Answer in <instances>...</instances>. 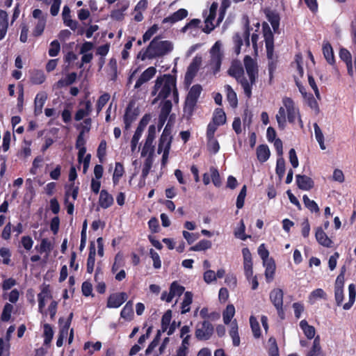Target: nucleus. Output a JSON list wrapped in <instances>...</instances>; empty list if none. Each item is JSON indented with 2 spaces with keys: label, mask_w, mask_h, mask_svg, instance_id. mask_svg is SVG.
I'll return each instance as SVG.
<instances>
[{
  "label": "nucleus",
  "mask_w": 356,
  "mask_h": 356,
  "mask_svg": "<svg viewBox=\"0 0 356 356\" xmlns=\"http://www.w3.org/2000/svg\"><path fill=\"white\" fill-rule=\"evenodd\" d=\"M283 106L278 108V113L276 115L277 123H278V129L284 130L286 126V121L289 123L294 124L296 118L298 117V122L301 127H303V122L301 119L299 108L296 106V103L291 97H283L282 100Z\"/></svg>",
  "instance_id": "f257e3e1"
},
{
  "label": "nucleus",
  "mask_w": 356,
  "mask_h": 356,
  "mask_svg": "<svg viewBox=\"0 0 356 356\" xmlns=\"http://www.w3.org/2000/svg\"><path fill=\"white\" fill-rule=\"evenodd\" d=\"M202 88L199 84L193 85L189 90L183 106V112L187 120L192 118L198 102Z\"/></svg>",
  "instance_id": "f03ea898"
},
{
  "label": "nucleus",
  "mask_w": 356,
  "mask_h": 356,
  "mask_svg": "<svg viewBox=\"0 0 356 356\" xmlns=\"http://www.w3.org/2000/svg\"><path fill=\"white\" fill-rule=\"evenodd\" d=\"M172 49L173 47L170 41L161 40L159 36L154 38L149 43V50L153 58L163 56Z\"/></svg>",
  "instance_id": "7ed1b4c3"
},
{
  "label": "nucleus",
  "mask_w": 356,
  "mask_h": 356,
  "mask_svg": "<svg viewBox=\"0 0 356 356\" xmlns=\"http://www.w3.org/2000/svg\"><path fill=\"white\" fill-rule=\"evenodd\" d=\"M161 78L163 79V84L160 88L157 97L154 99L153 104L160 99H166L177 86V78L175 75L165 74L163 76H161Z\"/></svg>",
  "instance_id": "20e7f679"
},
{
  "label": "nucleus",
  "mask_w": 356,
  "mask_h": 356,
  "mask_svg": "<svg viewBox=\"0 0 356 356\" xmlns=\"http://www.w3.org/2000/svg\"><path fill=\"white\" fill-rule=\"evenodd\" d=\"M195 337L199 341L209 339L213 334V324L209 321H204L197 323Z\"/></svg>",
  "instance_id": "39448f33"
},
{
  "label": "nucleus",
  "mask_w": 356,
  "mask_h": 356,
  "mask_svg": "<svg viewBox=\"0 0 356 356\" xmlns=\"http://www.w3.org/2000/svg\"><path fill=\"white\" fill-rule=\"evenodd\" d=\"M222 43L220 40H217L213 44L210 50L211 54V65L214 70V73L218 72L220 69L223 53L221 51Z\"/></svg>",
  "instance_id": "423d86ee"
},
{
  "label": "nucleus",
  "mask_w": 356,
  "mask_h": 356,
  "mask_svg": "<svg viewBox=\"0 0 356 356\" xmlns=\"http://www.w3.org/2000/svg\"><path fill=\"white\" fill-rule=\"evenodd\" d=\"M150 120V114H145L140 120L137 129H136L134 134V136L131 141V147L132 152H134L136 150V147L138 145V143L143 134V132L144 131L146 126L148 124Z\"/></svg>",
  "instance_id": "0eeeda50"
},
{
  "label": "nucleus",
  "mask_w": 356,
  "mask_h": 356,
  "mask_svg": "<svg viewBox=\"0 0 356 356\" xmlns=\"http://www.w3.org/2000/svg\"><path fill=\"white\" fill-rule=\"evenodd\" d=\"M139 115V109L138 107L134 108V103L130 102L125 108L123 115V122L124 123V130L128 131L134 121Z\"/></svg>",
  "instance_id": "6e6552de"
},
{
  "label": "nucleus",
  "mask_w": 356,
  "mask_h": 356,
  "mask_svg": "<svg viewBox=\"0 0 356 356\" xmlns=\"http://www.w3.org/2000/svg\"><path fill=\"white\" fill-rule=\"evenodd\" d=\"M261 27L263 28V37L264 38L266 53L270 57L274 50V35L267 22H264Z\"/></svg>",
  "instance_id": "1a4fd4ad"
},
{
  "label": "nucleus",
  "mask_w": 356,
  "mask_h": 356,
  "mask_svg": "<svg viewBox=\"0 0 356 356\" xmlns=\"http://www.w3.org/2000/svg\"><path fill=\"white\" fill-rule=\"evenodd\" d=\"M245 69L248 76L251 84L256 83L257 75L258 74V66L254 59L250 56H245L244 58Z\"/></svg>",
  "instance_id": "9d476101"
},
{
  "label": "nucleus",
  "mask_w": 356,
  "mask_h": 356,
  "mask_svg": "<svg viewBox=\"0 0 356 356\" xmlns=\"http://www.w3.org/2000/svg\"><path fill=\"white\" fill-rule=\"evenodd\" d=\"M202 63V58L196 56L189 65L185 74V82L191 84L198 72V69Z\"/></svg>",
  "instance_id": "9b49d317"
},
{
  "label": "nucleus",
  "mask_w": 356,
  "mask_h": 356,
  "mask_svg": "<svg viewBox=\"0 0 356 356\" xmlns=\"http://www.w3.org/2000/svg\"><path fill=\"white\" fill-rule=\"evenodd\" d=\"M128 298L126 292L111 293L107 300L106 306L109 308H118L122 305Z\"/></svg>",
  "instance_id": "f8f14e48"
},
{
  "label": "nucleus",
  "mask_w": 356,
  "mask_h": 356,
  "mask_svg": "<svg viewBox=\"0 0 356 356\" xmlns=\"http://www.w3.org/2000/svg\"><path fill=\"white\" fill-rule=\"evenodd\" d=\"M242 253L244 259L245 276L248 280H250L253 275L252 254L248 248H243Z\"/></svg>",
  "instance_id": "ddd939ff"
},
{
  "label": "nucleus",
  "mask_w": 356,
  "mask_h": 356,
  "mask_svg": "<svg viewBox=\"0 0 356 356\" xmlns=\"http://www.w3.org/2000/svg\"><path fill=\"white\" fill-rule=\"evenodd\" d=\"M264 13L268 21L272 25V28L275 33H279V25L280 17L279 14L275 10H270L269 8H266Z\"/></svg>",
  "instance_id": "4468645a"
},
{
  "label": "nucleus",
  "mask_w": 356,
  "mask_h": 356,
  "mask_svg": "<svg viewBox=\"0 0 356 356\" xmlns=\"http://www.w3.org/2000/svg\"><path fill=\"white\" fill-rule=\"evenodd\" d=\"M156 72V70L154 67H149L146 69L138 77L134 88V89H138L142 85L150 81L154 77Z\"/></svg>",
  "instance_id": "2eb2a0df"
},
{
  "label": "nucleus",
  "mask_w": 356,
  "mask_h": 356,
  "mask_svg": "<svg viewBox=\"0 0 356 356\" xmlns=\"http://www.w3.org/2000/svg\"><path fill=\"white\" fill-rule=\"evenodd\" d=\"M296 182L297 186L304 191H309L314 186L313 180L310 177L306 175L298 174L296 175Z\"/></svg>",
  "instance_id": "dca6fc26"
},
{
  "label": "nucleus",
  "mask_w": 356,
  "mask_h": 356,
  "mask_svg": "<svg viewBox=\"0 0 356 356\" xmlns=\"http://www.w3.org/2000/svg\"><path fill=\"white\" fill-rule=\"evenodd\" d=\"M76 149H79L78 152V162L82 163V160L85 156L87 149L86 148V139L84 138V131H80L79 134L75 143Z\"/></svg>",
  "instance_id": "f3484780"
},
{
  "label": "nucleus",
  "mask_w": 356,
  "mask_h": 356,
  "mask_svg": "<svg viewBox=\"0 0 356 356\" xmlns=\"http://www.w3.org/2000/svg\"><path fill=\"white\" fill-rule=\"evenodd\" d=\"M188 16V11L185 8H181L171 15L164 18L162 21L163 24L170 23L174 24L182 20Z\"/></svg>",
  "instance_id": "a211bd4d"
},
{
  "label": "nucleus",
  "mask_w": 356,
  "mask_h": 356,
  "mask_svg": "<svg viewBox=\"0 0 356 356\" xmlns=\"http://www.w3.org/2000/svg\"><path fill=\"white\" fill-rule=\"evenodd\" d=\"M83 104H84L85 108H79L74 115V120L76 121H80L84 119V118L88 116L92 112V102L90 99L80 103L81 105Z\"/></svg>",
  "instance_id": "6ab92c4d"
},
{
  "label": "nucleus",
  "mask_w": 356,
  "mask_h": 356,
  "mask_svg": "<svg viewBox=\"0 0 356 356\" xmlns=\"http://www.w3.org/2000/svg\"><path fill=\"white\" fill-rule=\"evenodd\" d=\"M96 249L95 245L93 241H91L89 247V252L86 261V271L88 273H92L94 270L95 264Z\"/></svg>",
  "instance_id": "aec40b11"
},
{
  "label": "nucleus",
  "mask_w": 356,
  "mask_h": 356,
  "mask_svg": "<svg viewBox=\"0 0 356 356\" xmlns=\"http://www.w3.org/2000/svg\"><path fill=\"white\" fill-rule=\"evenodd\" d=\"M184 287L177 282H173L170 286L168 298H166L165 302H170L175 296L180 297L184 293Z\"/></svg>",
  "instance_id": "412c9836"
},
{
  "label": "nucleus",
  "mask_w": 356,
  "mask_h": 356,
  "mask_svg": "<svg viewBox=\"0 0 356 356\" xmlns=\"http://www.w3.org/2000/svg\"><path fill=\"white\" fill-rule=\"evenodd\" d=\"M263 264L265 267L264 275L266 281L267 283H270L273 281L275 277L276 270L275 263L273 259H270Z\"/></svg>",
  "instance_id": "4be33fe9"
},
{
  "label": "nucleus",
  "mask_w": 356,
  "mask_h": 356,
  "mask_svg": "<svg viewBox=\"0 0 356 356\" xmlns=\"http://www.w3.org/2000/svg\"><path fill=\"white\" fill-rule=\"evenodd\" d=\"M284 292L280 288L272 289L269 294V299L275 307L283 305Z\"/></svg>",
  "instance_id": "5701e85b"
},
{
  "label": "nucleus",
  "mask_w": 356,
  "mask_h": 356,
  "mask_svg": "<svg viewBox=\"0 0 356 356\" xmlns=\"http://www.w3.org/2000/svg\"><path fill=\"white\" fill-rule=\"evenodd\" d=\"M315 237L316 241L325 248H330L332 243V241L327 237L326 233L323 230L321 227H318L316 229L315 233Z\"/></svg>",
  "instance_id": "b1692460"
},
{
  "label": "nucleus",
  "mask_w": 356,
  "mask_h": 356,
  "mask_svg": "<svg viewBox=\"0 0 356 356\" xmlns=\"http://www.w3.org/2000/svg\"><path fill=\"white\" fill-rule=\"evenodd\" d=\"M113 202L114 199L113 196L110 195L106 190L102 189L100 191L99 200V204L100 207L103 209H106L112 206L113 204Z\"/></svg>",
  "instance_id": "393cba45"
},
{
  "label": "nucleus",
  "mask_w": 356,
  "mask_h": 356,
  "mask_svg": "<svg viewBox=\"0 0 356 356\" xmlns=\"http://www.w3.org/2000/svg\"><path fill=\"white\" fill-rule=\"evenodd\" d=\"M228 73L234 77L237 82L244 78V69L240 63H232Z\"/></svg>",
  "instance_id": "a878e982"
},
{
  "label": "nucleus",
  "mask_w": 356,
  "mask_h": 356,
  "mask_svg": "<svg viewBox=\"0 0 356 356\" xmlns=\"http://www.w3.org/2000/svg\"><path fill=\"white\" fill-rule=\"evenodd\" d=\"M129 7V3L122 2L117 4V8L113 10L111 13V17L117 21H120L124 18V13Z\"/></svg>",
  "instance_id": "bb28decb"
},
{
  "label": "nucleus",
  "mask_w": 356,
  "mask_h": 356,
  "mask_svg": "<svg viewBox=\"0 0 356 356\" xmlns=\"http://www.w3.org/2000/svg\"><path fill=\"white\" fill-rule=\"evenodd\" d=\"M47 99V93L44 92H38L35 99V109L34 113L35 115H38L42 113V107Z\"/></svg>",
  "instance_id": "cd10ccee"
},
{
  "label": "nucleus",
  "mask_w": 356,
  "mask_h": 356,
  "mask_svg": "<svg viewBox=\"0 0 356 356\" xmlns=\"http://www.w3.org/2000/svg\"><path fill=\"white\" fill-rule=\"evenodd\" d=\"M77 74L76 72H72L68 74L65 79H60L55 83L56 88H61L65 86H70L76 81Z\"/></svg>",
  "instance_id": "c85d7f7f"
},
{
  "label": "nucleus",
  "mask_w": 356,
  "mask_h": 356,
  "mask_svg": "<svg viewBox=\"0 0 356 356\" xmlns=\"http://www.w3.org/2000/svg\"><path fill=\"white\" fill-rule=\"evenodd\" d=\"M323 53L328 64L334 65L335 63L333 49L329 42L323 43Z\"/></svg>",
  "instance_id": "c756f323"
},
{
  "label": "nucleus",
  "mask_w": 356,
  "mask_h": 356,
  "mask_svg": "<svg viewBox=\"0 0 356 356\" xmlns=\"http://www.w3.org/2000/svg\"><path fill=\"white\" fill-rule=\"evenodd\" d=\"M121 318L126 321H131L134 316V312L133 308V302L129 301L126 303L120 312Z\"/></svg>",
  "instance_id": "7c9ffc66"
},
{
  "label": "nucleus",
  "mask_w": 356,
  "mask_h": 356,
  "mask_svg": "<svg viewBox=\"0 0 356 356\" xmlns=\"http://www.w3.org/2000/svg\"><path fill=\"white\" fill-rule=\"evenodd\" d=\"M270 154L268 147L266 145H261L257 148V159L261 163H264L269 158Z\"/></svg>",
  "instance_id": "2f4dec72"
},
{
  "label": "nucleus",
  "mask_w": 356,
  "mask_h": 356,
  "mask_svg": "<svg viewBox=\"0 0 356 356\" xmlns=\"http://www.w3.org/2000/svg\"><path fill=\"white\" fill-rule=\"evenodd\" d=\"M172 140V136H168V135H166V134L162 133V134L159 138V145H158V153L161 154L163 152V150L164 149V148L168 147V149H170V146H171Z\"/></svg>",
  "instance_id": "473e14b6"
},
{
  "label": "nucleus",
  "mask_w": 356,
  "mask_h": 356,
  "mask_svg": "<svg viewBox=\"0 0 356 356\" xmlns=\"http://www.w3.org/2000/svg\"><path fill=\"white\" fill-rule=\"evenodd\" d=\"M8 29L7 14L4 10H0V40L6 35Z\"/></svg>",
  "instance_id": "72a5a7b5"
},
{
  "label": "nucleus",
  "mask_w": 356,
  "mask_h": 356,
  "mask_svg": "<svg viewBox=\"0 0 356 356\" xmlns=\"http://www.w3.org/2000/svg\"><path fill=\"white\" fill-rule=\"evenodd\" d=\"M229 336H231V338L232 339V344L234 347H238V346H240L241 340L238 332V325L236 320L232 321L231 323Z\"/></svg>",
  "instance_id": "f704fd0d"
},
{
  "label": "nucleus",
  "mask_w": 356,
  "mask_h": 356,
  "mask_svg": "<svg viewBox=\"0 0 356 356\" xmlns=\"http://www.w3.org/2000/svg\"><path fill=\"white\" fill-rule=\"evenodd\" d=\"M193 302V293L186 291L184 296L182 304H181V314H185L190 311V305Z\"/></svg>",
  "instance_id": "c9c22d12"
},
{
  "label": "nucleus",
  "mask_w": 356,
  "mask_h": 356,
  "mask_svg": "<svg viewBox=\"0 0 356 356\" xmlns=\"http://www.w3.org/2000/svg\"><path fill=\"white\" fill-rule=\"evenodd\" d=\"M300 327L308 339H311L314 337L315 328L313 325H309L307 321H306L305 319L302 320L300 322Z\"/></svg>",
  "instance_id": "e433bc0d"
},
{
  "label": "nucleus",
  "mask_w": 356,
  "mask_h": 356,
  "mask_svg": "<svg viewBox=\"0 0 356 356\" xmlns=\"http://www.w3.org/2000/svg\"><path fill=\"white\" fill-rule=\"evenodd\" d=\"M30 80L33 84L40 85L45 81L46 76L43 71L36 70L31 72Z\"/></svg>",
  "instance_id": "4c0bfd02"
},
{
  "label": "nucleus",
  "mask_w": 356,
  "mask_h": 356,
  "mask_svg": "<svg viewBox=\"0 0 356 356\" xmlns=\"http://www.w3.org/2000/svg\"><path fill=\"white\" fill-rule=\"evenodd\" d=\"M212 121L219 125H222L226 122L227 117L222 108H215L214 113H213Z\"/></svg>",
  "instance_id": "58836bf2"
},
{
  "label": "nucleus",
  "mask_w": 356,
  "mask_h": 356,
  "mask_svg": "<svg viewBox=\"0 0 356 356\" xmlns=\"http://www.w3.org/2000/svg\"><path fill=\"white\" fill-rule=\"evenodd\" d=\"M211 247L212 242L211 241L207 239H202L198 241L197 243L191 247L189 250L194 252L204 251L211 248Z\"/></svg>",
  "instance_id": "ea45409f"
},
{
  "label": "nucleus",
  "mask_w": 356,
  "mask_h": 356,
  "mask_svg": "<svg viewBox=\"0 0 356 356\" xmlns=\"http://www.w3.org/2000/svg\"><path fill=\"white\" fill-rule=\"evenodd\" d=\"M225 88L227 92V99L229 105L233 108L236 107L238 99L236 92L232 89L230 85H226Z\"/></svg>",
  "instance_id": "a19ab883"
},
{
  "label": "nucleus",
  "mask_w": 356,
  "mask_h": 356,
  "mask_svg": "<svg viewBox=\"0 0 356 356\" xmlns=\"http://www.w3.org/2000/svg\"><path fill=\"white\" fill-rule=\"evenodd\" d=\"M348 293H349V300L348 302L343 305V309H349L353 305L356 299V289L355 286L353 284H350L348 286Z\"/></svg>",
  "instance_id": "79ce46f5"
},
{
  "label": "nucleus",
  "mask_w": 356,
  "mask_h": 356,
  "mask_svg": "<svg viewBox=\"0 0 356 356\" xmlns=\"http://www.w3.org/2000/svg\"><path fill=\"white\" fill-rule=\"evenodd\" d=\"M321 355L320 337L317 336L314 338L312 348L307 353V356H320Z\"/></svg>",
  "instance_id": "37998d69"
},
{
  "label": "nucleus",
  "mask_w": 356,
  "mask_h": 356,
  "mask_svg": "<svg viewBox=\"0 0 356 356\" xmlns=\"http://www.w3.org/2000/svg\"><path fill=\"white\" fill-rule=\"evenodd\" d=\"M124 173V168L121 163L117 162L115 163V168L113 175V184L118 185L119 181Z\"/></svg>",
  "instance_id": "c03bdc74"
},
{
  "label": "nucleus",
  "mask_w": 356,
  "mask_h": 356,
  "mask_svg": "<svg viewBox=\"0 0 356 356\" xmlns=\"http://www.w3.org/2000/svg\"><path fill=\"white\" fill-rule=\"evenodd\" d=\"M266 56L268 59V70L269 74V79L270 81H271L273 79V74L277 70V60L274 59V50L273 51L272 56L270 57H269L267 54Z\"/></svg>",
  "instance_id": "a18cd8bd"
},
{
  "label": "nucleus",
  "mask_w": 356,
  "mask_h": 356,
  "mask_svg": "<svg viewBox=\"0 0 356 356\" xmlns=\"http://www.w3.org/2000/svg\"><path fill=\"white\" fill-rule=\"evenodd\" d=\"M235 314V307L232 304L227 306L225 311L222 312L223 321L225 324H229L232 321V318Z\"/></svg>",
  "instance_id": "49530a36"
},
{
  "label": "nucleus",
  "mask_w": 356,
  "mask_h": 356,
  "mask_svg": "<svg viewBox=\"0 0 356 356\" xmlns=\"http://www.w3.org/2000/svg\"><path fill=\"white\" fill-rule=\"evenodd\" d=\"M314 129L316 139L318 142L321 149L323 150L325 149L324 136L317 123L314 124Z\"/></svg>",
  "instance_id": "de8ad7c7"
},
{
  "label": "nucleus",
  "mask_w": 356,
  "mask_h": 356,
  "mask_svg": "<svg viewBox=\"0 0 356 356\" xmlns=\"http://www.w3.org/2000/svg\"><path fill=\"white\" fill-rule=\"evenodd\" d=\"M53 247L51 241L47 238H44L41 240L39 247L36 246L35 249L42 254L43 252L49 253Z\"/></svg>",
  "instance_id": "09e8293b"
},
{
  "label": "nucleus",
  "mask_w": 356,
  "mask_h": 356,
  "mask_svg": "<svg viewBox=\"0 0 356 356\" xmlns=\"http://www.w3.org/2000/svg\"><path fill=\"white\" fill-rule=\"evenodd\" d=\"M268 343L269 348L268 353L269 356H279V348L277 347V342L275 337H271L268 339Z\"/></svg>",
  "instance_id": "8fccbe9b"
},
{
  "label": "nucleus",
  "mask_w": 356,
  "mask_h": 356,
  "mask_svg": "<svg viewBox=\"0 0 356 356\" xmlns=\"http://www.w3.org/2000/svg\"><path fill=\"white\" fill-rule=\"evenodd\" d=\"M250 324L253 335L255 338H259L261 335V327L257 318L252 316L250 317Z\"/></svg>",
  "instance_id": "3c124183"
},
{
  "label": "nucleus",
  "mask_w": 356,
  "mask_h": 356,
  "mask_svg": "<svg viewBox=\"0 0 356 356\" xmlns=\"http://www.w3.org/2000/svg\"><path fill=\"white\" fill-rule=\"evenodd\" d=\"M44 343L45 346L50 343L54 337V330L51 325L49 323L44 325Z\"/></svg>",
  "instance_id": "603ef678"
},
{
  "label": "nucleus",
  "mask_w": 356,
  "mask_h": 356,
  "mask_svg": "<svg viewBox=\"0 0 356 356\" xmlns=\"http://www.w3.org/2000/svg\"><path fill=\"white\" fill-rule=\"evenodd\" d=\"M318 298L326 300V292L321 288L316 289L312 291L309 297V302L314 303Z\"/></svg>",
  "instance_id": "864d4df0"
},
{
  "label": "nucleus",
  "mask_w": 356,
  "mask_h": 356,
  "mask_svg": "<svg viewBox=\"0 0 356 356\" xmlns=\"http://www.w3.org/2000/svg\"><path fill=\"white\" fill-rule=\"evenodd\" d=\"M232 39L234 44V53L238 55L243 44V35H241L239 33H236Z\"/></svg>",
  "instance_id": "5fc2aeb1"
},
{
  "label": "nucleus",
  "mask_w": 356,
  "mask_h": 356,
  "mask_svg": "<svg viewBox=\"0 0 356 356\" xmlns=\"http://www.w3.org/2000/svg\"><path fill=\"white\" fill-rule=\"evenodd\" d=\"M276 173L278 175L279 179L282 180L285 173V160L282 156L277 159V165L275 169Z\"/></svg>",
  "instance_id": "6e6d98bb"
},
{
  "label": "nucleus",
  "mask_w": 356,
  "mask_h": 356,
  "mask_svg": "<svg viewBox=\"0 0 356 356\" xmlns=\"http://www.w3.org/2000/svg\"><path fill=\"white\" fill-rule=\"evenodd\" d=\"M172 318V312L170 309L165 311L161 319V332H165L170 323Z\"/></svg>",
  "instance_id": "4d7b16f0"
},
{
  "label": "nucleus",
  "mask_w": 356,
  "mask_h": 356,
  "mask_svg": "<svg viewBox=\"0 0 356 356\" xmlns=\"http://www.w3.org/2000/svg\"><path fill=\"white\" fill-rule=\"evenodd\" d=\"M207 148L209 152L212 154H216L220 149V145L218 141L215 137L207 138Z\"/></svg>",
  "instance_id": "13d9d810"
},
{
  "label": "nucleus",
  "mask_w": 356,
  "mask_h": 356,
  "mask_svg": "<svg viewBox=\"0 0 356 356\" xmlns=\"http://www.w3.org/2000/svg\"><path fill=\"white\" fill-rule=\"evenodd\" d=\"M45 26L46 19H40L39 20H38V22H36V25L32 33L34 37L40 36L44 32Z\"/></svg>",
  "instance_id": "bf43d9fd"
},
{
  "label": "nucleus",
  "mask_w": 356,
  "mask_h": 356,
  "mask_svg": "<svg viewBox=\"0 0 356 356\" xmlns=\"http://www.w3.org/2000/svg\"><path fill=\"white\" fill-rule=\"evenodd\" d=\"M152 143L153 140L146 138L144 146L141 151L142 156H145L149 154V156L152 157L154 151V147L153 146Z\"/></svg>",
  "instance_id": "052dcab7"
},
{
  "label": "nucleus",
  "mask_w": 356,
  "mask_h": 356,
  "mask_svg": "<svg viewBox=\"0 0 356 356\" xmlns=\"http://www.w3.org/2000/svg\"><path fill=\"white\" fill-rule=\"evenodd\" d=\"M111 96L108 92H104L103 95L100 96L96 104L97 114L99 113L102 108L107 104Z\"/></svg>",
  "instance_id": "680f3d73"
},
{
  "label": "nucleus",
  "mask_w": 356,
  "mask_h": 356,
  "mask_svg": "<svg viewBox=\"0 0 356 356\" xmlns=\"http://www.w3.org/2000/svg\"><path fill=\"white\" fill-rule=\"evenodd\" d=\"M302 200L305 206L312 212H319V207L318 204L314 200H311L307 195L303 196Z\"/></svg>",
  "instance_id": "e2e57ef3"
},
{
  "label": "nucleus",
  "mask_w": 356,
  "mask_h": 356,
  "mask_svg": "<svg viewBox=\"0 0 356 356\" xmlns=\"http://www.w3.org/2000/svg\"><path fill=\"white\" fill-rule=\"evenodd\" d=\"M152 157H151V156H148L145 160L143 168L142 169L141 177L143 179H145L148 176L152 166Z\"/></svg>",
  "instance_id": "0e129e2a"
},
{
  "label": "nucleus",
  "mask_w": 356,
  "mask_h": 356,
  "mask_svg": "<svg viewBox=\"0 0 356 356\" xmlns=\"http://www.w3.org/2000/svg\"><path fill=\"white\" fill-rule=\"evenodd\" d=\"M13 306L10 303H6L2 312L1 319L2 321L7 322L10 319Z\"/></svg>",
  "instance_id": "69168bd1"
},
{
  "label": "nucleus",
  "mask_w": 356,
  "mask_h": 356,
  "mask_svg": "<svg viewBox=\"0 0 356 356\" xmlns=\"http://www.w3.org/2000/svg\"><path fill=\"white\" fill-rule=\"evenodd\" d=\"M238 83H241V85L242 86L244 90L245 96L247 98H250L252 96V86L253 84H251L250 81L248 82L245 76H244L243 79H242Z\"/></svg>",
  "instance_id": "338daca9"
},
{
  "label": "nucleus",
  "mask_w": 356,
  "mask_h": 356,
  "mask_svg": "<svg viewBox=\"0 0 356 356\" xmlns=\"http://www.w3.org/2000/svg\"><path fill=\"white\" fill-rule=\"evenodd\" d=\"M60 50V43L57 40H54L50 43V47L48 51V54L50 56L54 57L58 54Z\"/></svg>",
  "instance_id": "774afa93"
}]
</instances>
